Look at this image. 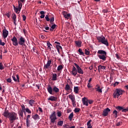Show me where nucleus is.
Masks as SVG:
<instances>
[{
  "mask_svg": "<svg viewBox=\"0 0 128 128\" xmlns=\"http://www.w3.org/2000/svg\"><path fill=\"white\" fill-rule=\"evenodd\" d=\"M50 119L51 122L53 123L54 124V122H55L56 120V112H52V114L50 115Z\"/></svg>",
  "mask_w": 128,
  "mask_h": 128,
  "instance_id": "39448f33",
  "label": "nucleus"
},
{
  "mask_svg": "<svg viewBox=\"0 0 128 128\" xmlns=\"http://www.w3.org/2000/svg\"><path fill=\"white\" fill-rule=\"evenodd\" d=\"M18 12H19V13H20V12L21 10V9L22 8V2H21L20 0H18Z\"/></svg>",
  "mask_w": 128,
  "mask_h": 128,
  "instance_id": "5701e85b",
  "label": "nucleus"
},
{
  "mask_svg": "<svg viewBox=\"0 0 128 128\" xmlns=\"http://www.w3.org/2000/svg\"><path fill=\"white\" fill-rule=\"evenodd\" d=\"M58 78V75L57 74H53L52 80L53 81H56Z\"/></svg>",
  "mask_w": 128,
  "mask_h": 128,
  "instance_id": "cd10ccee",
  "label": "nucleus"
},
{
  "mask_svg": "<svg viewBox=\"0 0 128 128\" xmlns=\"http://www.w3.org/2000/svg\"><path fill=\"white\" fill-rule=\"evenodd\" d=\"M14 6V10L16 12V13L19 14V9H18V8H16V6Z\"/></svg>",
  "mask_w": 128,
  "mask_h": 128,
  "instance_id": "c9c22d12",
  "label": "nucleus"
},
{
  "mask_svg": "<svg viewBox=\"0 0 128 128\" xmlns=\"http://www.w3.org/2000/svg\"><path fill=\"white\" fill-rule=\"evenodd\" d=\"M21 108H22V110H20V112H18V115L20 116H22V118H23L24 112H26V106L24 105V104H22L21 105Z\"/></svg>",
  "mask_w": 128,
  "mask_h": 128,
  "instance_id": "423d86ee",
  "label": "nucleus"
},
{
  "mask_svg": "<svg viewBox=\"0 0 128 128\" xmlns=\"http://www.w3.org/2000/svg\"><path fill=\"white\" fill-rule=\"evenodd\" d=\"M117 110H118V109H116V110H114V112H112V114L114 115V118H117L118 116V112Z\"/></svg>",
  "mask_w": 128,
  "mask_h": 128,
  "instance_id": "473e14b6",
  "label": "nucleus"
},
{
  "mask_svg": "<svg viewBox=\"0 0 128 128\" xmlns=\"http://www.w3.org/2000/svg\"><path fill=\"white\" fill-rule=\"evenodd\" d=\"M110 111V109L109 108H106V109H104L102 112V115L104 116H108Z\"/></svg>",
  "mask_w": 128,
  "mask_h": 128,
  "instance_id": "9b49d317",
  "label": "nucleus"
},
{
  "mask_svg": "<svg viewBox=\"0 0 128 128\" xmlns=\"http://www.w3.org/2000/svg\"><path fill=\"white\" fill-rule=\"evenodd\" d=\"M74 64H75L76 67L77 71L78 72V74H84V70L80 67V66H78L77 64L74 62Z\"/></svg>",
  "mask_w": 128,
  "mask_h": 128,
  "instance_id": "6e6552de",
  "label": "nucleus"
},
{
  "mask_svg": "<svg viewBox=\"0 0 128 128\" xmlns=\"http://www.w3.org/2000/svg\"><path fill=\"white\" fill-rule=\"evenodd\" d=\"M6 16H8V18H9L10 16V12H7Z\"/></svg>",
  "mask_w": 128,
  "mask_h": 128,
  "instance_id": "6e6d98bb",
  "label": "nucleus"
},
{
  "mask_svg": "<svg viewBox=\"0 0 128 128\" xmlns=\"http://www.w3.org/2000/svg\"><path fill=\"white\" fill-rule=\"evenodd\" d=\"M64 124V120H60V122H58V125H59L60 126H62Z\"/></svg>",
  "mask_w": 128,
  "mask_h": 128,
  "instance_id": "e433bc0d",
  "label": "nucleus"
},
{
  "mask_svg": "<svg viewBox=\"0 0 128 128\" xmlns=\"http://www.w3.org/2000/svg\"><path fill=\"white\" fill-rule=\"evenodd\" d=\"M119 82L118 81H116V82H114V86H116L117 84H118Z\"/></svg>",
  "mask_w": 128,
  "mask_h": 128,
  "instance_id": "13d9d810",
  "label": "nucleus"
},
{
  "mask_svg": "<svg viewBox=\"0 0 128 128\" xmlns=\"http://www.w3.org/2000/svg\"><path fill=\"white\" fill-rule=\"evenodd\" d=\"M106 66H102V64H99L98 66V72H100L101 70H106Z\"/></svg>",
  "mask_w": 128,
  "mask_h": 128,
  "instance_id": "b1692460",
  "label": "nucleus"
},
{
  "mask_svg": "<svg viewBox=\"0 0 128 128\" xmlns=\"http://www.w3.org/2000/svg\"><path fill=\"white\" fill-rule=\"evenodd\" d=\"M40 14H41L40 18H44V14H45V12L44 10H41L40 12Z\"/></svg>",
  "mask_w": 128,
  "mask_h": 128,
  "instance_id": "72a5a7b5",
  "label": "nucleus"
},
{
  "mask_svg": "<svg viewBox=\"0 0 128 128\" xmlns=\"http://www.w3.org/2000/svg\"><path fill=\"white\" fill-rule=\"evenodd\" d=\"M12 18L13 19L14 21V24L16 26V16L15 13L14 14L12 15Z\"/></svg>",
  "mask_w": 128,
  "mask_h": 128,
  "instance_id": "393cba45",
  "label": "nucleus"
},
{
  "mask_svg": "<svg viewBox=\"0 0 128 128\" xmlns=\"http://www.w3.org/2000/svg\"><path fill=\"white\" fill-rule=\"evenodd\" d=\"M11 40H12V44H14V46H18V40L16 37L15 36H14L12 38H11Z\"/></svg>",
  "mask_w": 128,
  "mask_h": 128,
  "instance_id": "f8f14e48",
  "label": "nucleus"
},
{
  "mask_svg": "<svg viewBox=\"0 0 128 128\" xmlns=\"http://www.w3.org/2000/svg\"><path fill=\"white\" fill-rule=\"evenodd\" d=\"M62 14L64 18L66 19H69V18H70V13L68 14L67 12H66L65 10L63 11Z\"/></svg>",
  "mask_w": 128,
  "mask_h": 128,
  "instance_id": "f3484780",
  "label": "nucleus"
},
{
  "mask_svg": "<svg viewBox=\"0 0 128 128\" xmlns=\"http://www.w3.org/2000/svg\"><path fill=\"white\" fill-rule=\"evenodd\" d=\"M74 117V112H71L69 115L68 118L70 120H72V118Z\"/></svg>",
  "mask_w": 128,
  "mask_h": 128,
  "instance_id": "a19ab883",
  "label": "nucleus"
},
{
  "mask_svg": "<svg viewBox=\"0 0 128 128\" xmlns=\"http://www.w3.org/2000/svg\"><path fill=\"white\" fill-rule=\"evenodd\" d=\"M48 100H50L51 101H56V100H58V98H56V96H50V98H48Z\"/></svg>",
  "mask_w": 128,
  "mask_h": 128,
  "instance_id": "412c9836",
  "label": "nucleus"
},
{
  "mask_svg": "<svg viewBox=\"0 0 128 128\" xmlns=\"http://www.w3.org/2000/svg\"><path fill=\"white\" fill-rule=\"evenodd\" d=\"M87 86H88V88H91V85H90V82H89V80H88V84Z\"/></svg>",
  "mask_w": 128,
  "mask_h": 128,
  "instance_id": "680f3d73",
  "label": "nucleus"
},
{
  "mask_svg": "<svg viewBox=\"0 0 128 128\" xmlns=\"http://www.w3.org/2000/svg\"><path fill=\"white\" fill-rule=\"evenodd\" d=\"M124 88H126V90H128V85H126V86H124Z\"/></svg>",
  "mask_w": 128,
  "mask_h": 128,
  "instance_id": "774afa93",
  "label": "nucleus"
},
{
  "mask_svg": "<svg viewBox=\"0 0 128 128\" xmlns=\"http://www.w3.org/2000/svg\"><path fill=\"white\" fill-rule=\"evenodd\" d=\"M54 20V17H52L50 20V22L51 24H52V26H51V27L50 28V30H51V31L55 30V28H56V24H53Z\"/></svg>",
  "mask_w": 128,
  "mask_h": 128,
  "instance_id": "1a4fd4ad",
  "label": "nucleus"
},
{
  "mask_svg": "<svg viewBox=\"0 0 128 128\" xmlns=\"http://www.w3.org/2000/svg\"><path fill=\"white\" fill-rule=\"evenodd\" d=\"M2 115H4V116L5 118H8L10 123L14 122L15 120H17L18 118L17 112H10L6 110L5 112H3Z\"/></svg>",
  "mask_w": 128,
  "mask_h": 128,
  "instance_id": "f257e3e1",
  "label": "nucleus"
},
{
  "mask_svg": "<svg viewBox=\"0 0 128 128\" xmlns=\"http://www.w3.org/2000/svg\"><path fill=\"white\" fill-rule=\"evenodd\" d=\"M4 66H3L2 62H0V70H4Z\"/></svg>",
  "mask_w": 128,
  "mask_h": 128,
  "instance_id": "de8ad7c7",
  "label": "nucleus"
},
{
  "mask_svg": "<svg viewBox=\"0 0 128 128\" xmlns=\"http://www.w3.org/2000/svg\"><path fill=\"white\" fill-rule=\"evenodd\" d=\"M116 58H118V60L120 59V56L118 54H116Z\"/></svg>",
  "mask_w": 128,
  "mask_h": 128,
  "instance_id": "052dcab7",
  "label": "nucleus"
},
{
  "mask_svg": "<svg viewBox=\"0 0 128 128\" xmlns=\"http://www.w3.org/2000/svg\"><path fill=\"white\" fill-rule=\"evenodd\" d=\"M103 12H104V13H108V9H104Z\"/></svg>",
  "mask_w": 128,
  "mask_h": 128,
  "instance_id": "e2e57ef3",
  "label": "nucleus"
},
{
  "mask_svg": "<svg viewBox=\"0 0 128 128\" xmlns=\"http://www.w3.org/2000/svg\"><path fill=\"white\" fill-rule=\"evenodd\" d=\"M70 85H68V84H66V85L65 90H66L68 91V90H70Z\"/></svg>",
  "mask_w": 128,
  "mask_h": 128,
  "instance_id": "37998d69",
  "label": "nucleus"
},
{
  "mask_svg": "<svg viewBox=\"0 0 128 128\" xmlns=\"http://www.w3.org/2000/svg\"><path fill=\"white\" fill-rule=\"evenodd\" d=\"M121 124H122V122H117L116 124V126H120V125H121Z\"/></svg>",
  "mask_w": 128,
  "mask_h": 128,
  "instance_id": "8fccbe9b",
  "label": "nucleus"
},
{
  "mask_svg": "<svg viewBox=\"0 0 128 128\" xmlns=\"http://www.w3.org/2000/svg\"><path fill=\"white\" fill-rule=\"evenodd\" d=\"M80 108H76L74 109V112H79L80 111Z\"/></svg>",
  "mask_w": 128,
  "mask_h": 128,
  "instance_id": "49530a36",
  "label": "nucleus"
},
{
  "mask_svg": "<svg viewBox=\"0 0 128 128\" xmlns=\"http://www.w3.org/2000/svg\"><path fill=\"white\" fill-rule=\"evenodd\" d=\"M18 43L20 46H24L26 43V38H24V37H22V36H20L19 38Z\"/></svg>",
  "mask_w": 128,
  "mask_h": 128,
  "instance_id": "0eeeda50",
  "label": "nucleus"
},
{
  "mask_svg": "<svg viewBox=\"0 0 128 128\" xmlns=\"http://www.w3.org/2000/svg\"><path fill=\"white\" fill-rule=\"evenodd\" d=\"M50 30V27L48 26H47L46 27H45V30H44V32H48V30Z\"/></svg>",
  "mask_w": 128,
  "mask_h": 128,
  "instance_id": "09e8293b",
  "label": "nucleus"
},
{
  "mask_svg": "<svg viewBox=\"0 0 128 128\" xmlns=\"http://www.w3.org/2000/svg\"><path fill=\"white\" fill-rule=\"evenodd\" d=\"M75 43L78 47H82V41H75Z\"/></svg>",
  "mask_w": 128,
  "mask_h": 128,
  "instance_id": "2f4dec72",
  "label": "nucleus"
},
{
  "mask_svg": "<svg viewBox=\"0 0 128 128\" xmlns=\"http://www.w3.org/2000/svg\"><path fill=\"white\" fill-rule=\"evenodd\" d=\"M32 118H34V120H39V118H40V115L38 114H35V115H33Z\"/></svg>",
  "mask_w": 128,
  "mask_h": 128,
  "instance_id": "bb28decb",
  "label": "nucleus"
},
{
  "mask_svg": "<svg viewBox=\"0 0 128 128\" xmlns=\"http://www.w3.org/2000/svg\"><path fill=\"white\" fill-rule=\"evenodd\" d=\"M88 102L89 104H92L94 102V100H88Z\"/></svg>",
  "mask_w": 128,
  "mask_h": 128,
  "instance_id": "bf43d9fd",
  "label": "nucleus"
},
{
  "mask_svg": "<svg viewBox=\"0 0 128 128\" xmlns=\"http://www.w3.org/2000/svg\"><path fill=\"white\" fill-rule=\"evenodd\" d=\"M22 16L23 18V20H26V16H25V14H22Z\"/></svg>",
  "mask_w": 128,
  "mask_h": 128,
  "instance_id": "5fc2aeb1",
  "label": "nucleus"
},
{
  "mask_svg": "<svg viewBox=\"0 0 128 128\" xmlns=\"http://www.w3.org/2000/svg\"><path fill=\"white\" fill-rule=\"evenodd\" d=\"M98 57L100 60H102V61H106L107 56L106 51H104V50H98Z\"/></svg>",
  "mask_w": 128,
  "mask_h": 128,
  "instance_id": "f03ea898",
  "label": "nucleus"
},
{
  "mask_svg": "<svg viewBox=\"0 0 128 128\" xmlns=\"http://www.w3.org/2000/svg\"><path fill=\"white\" fill-rule=\"evenodd\" d=\"M45 18L46 19V20H47V22H49L50 20L48 15L46 16Z\"/></svg>",
  "mask_w": 128,
  "mask_h": 128,
  "instance_id": "864d4df0",
  "label": "nucleus"
},
{
  "mask_svg": "<svg viewBox=\"0 0 128 128\" xmlns=\"http://www.w3.org/2000/svg\"><path fill=\"white\" fill-rule=\"evenodd\" d=\"M69 98H70V100L72 101V104L74 107H76V100L75 96L74 95H68Z\"/></svg>",
  "mask_w": 128,
  "mask_h": 128,
  "instance_id": "9d476101",
  "label": "nucleus"
},
{
  "mask_svg": "<svg viewBox=\"0 0 128 128\" xmlns=\"http://www.w3.org/2000/svg\"><path fill=\"white\" fill-rule=\"evenodd\" d=\"M75 66H76V64H74V66H72V71L71 72L72 74H73L74 76H76V75L78 74V72H77L76 67Z\"/></svg>",
  "mask_w": 128,
  "mask_h": 128,
  "instance_id": "4468645a",
  "label": "nucleus"
},
{
  "mask_svg": "<svg viewBox=\"0 0 128 128\" xmlns=\"http://www.w3.org/2000/svg\"><path fill=\"white\" fill-rule=\"evenodd\" d=\"M79 90H80V88H79L78 86H74V92H75V94H78Z\"/></svg>",
  "mask_w": 128,
  "mask_h": 128,
  "instance_id": "a878e982",
  "label": "nucleus"
},
{
  "mask_svg": "<svg viewBox=\"0 0 128 128\" xmlns=\"http://www.w3.org/2000/svg\"><path fill=\"white\" fill-rule=\"evenodd\" d=\"M25 110L26 112H28V114H31L32 112L31 110H30L28 108H26V109H25Z\"/></svg>",
  "mask_w": 128,
  "mask_h": 128,
  "instance_id": "c03bdc74",
  "label": "nucleus"
},
{
  "mask_svg": "<svg viewBox=\"0 0 128 128\" xmlns=\"http://www.w3.org/2000/svg\"><path fill=\"white\" fill-rule=\"evenodd\" d=\"M55 43L56 44V45L58 46V44H60V42H58V41H56Z\"/></svg>",
  "mask_w": 128,
  "mask_h": 128,
  "instance_id": "0e129e2a",
  "label": "nucleus"
},
{
  "mask_svg": "<svg viewBox=\"0 0 128 128\" xmlns=\"http://www.w3.org/2000/svg\"><path fill=\"white\" fill-rule=\"evenodd\" d=\"M85 54L88 56L90 54V51H89L88 50H87L86 48L85 50Z\"/></svg>",
  "mask_w": 128,
  "mask_h": 128,
  "instance_id": "a18cd8bd",
  "label": "nucleus"
},
{
  "mask_svg": "<svg viewBox=\"0 0 128 128\" xmlns=\"http://www.w3.org/2000/svg\"><path fill=\"white\" fill-rule=\"evenodd\" d=\"M47 46H48V48H49V50H51L52 48V43H50V41H48Z\"/></svg>",
  "mask_w": 128,
  "mask_h": 128,
  "instance_id": "7c9ffc66",
  "label": "nucleus"
},
{
  "mask_svg": "<svg viewBox=\"0 0 128 128\" xmlns=\"http://www.w3.org/2000/svg\"><path fill=\"white\" fill-rule=\"evenodd\" d=\"M116 108H118L120 111L122 110V112H126V109H124V108H122V106H116Z\"/></svg>",
  "mask_w": 128,
  "mask_h": 128,
  "instance_id": "6ab92c4d",
  "label": "nucleus"
},
{
  "mask_svg": "<svg viewBox=\"0 0 128 128\" xmlns=\"http://www.w3.org/2000/svg\"><path fill=\"white\" fill-rule=\"evenodd\" d=\"M96 38L99 42L102 43L103 44H105L106 46H109L108 41L107 38H106L104 36H98Z\"/></svg>",
  "mask_w": 128,
  "mask_h": 128,
  "instance_id": "7ed1b4c3",
  "label": "nucleus"
},
{
  "mask_svg": "<svg viewBox=\"0 0 128 128\" xmlns=\"http://www.w3.org/2000/svg\"><path fill=\"white\" fill-rule=\"evenodd\" d=\"M57 115H58V116L60 118V116H62V112H58Z\"/></svg>",
  "mask_w": 128,
  "mask_h": 128,
  "instance_id": "603ef678",
  "label": "nucleus"
},
{
  "mask_svg": "<svg viewBox=\"0 0 128 128\" xmlns=\"http://www.w3.org/2000/svg\"><path fill=\"white\" fill-rule=\"evenodd\" d=\"M96 88V91H98V92H100V93L102 92V88H100V86H98V87Z\"/></svg>",
  "mask_w": 128,
  "mask_h": 128,
  "instance_id": "58836bf2",
  "label": "nucleus"
},
{
  "mask_svg": "<svg viewBox=\"0 0 128 128\" xmlns=\"http://www.w3.org/2000/svg\"><path fill=\"white\" fill-rule=\"evenodd\" d=\"M52 91H54V92H59L60 88H56V86H54Z\"/></svg>",
  "mask_w": 128,
  "mask_h": 128,
  "instance_id": "c756f323",
  "label": "nucleus"
},
{
  "mask_svg": "<svg viewBox=\"0 0 128 128\" xmlns=\"http://www.w3.org/2000/svg\"><path fill=\"white\" fill-rule=\"evenodd\" d=\"M27 118H28V120H30V114H28L27 116Z\"/></svg>",
  "mask_w": 128,
  "mask_h": 128,
  "instance_id": "338daca9",
  "label": "nucleus"
},
{
  "mask_svg": "<svg viewBox=\"0 0 128 128\" xmlns=\"http://www.w3.org/2000/svg\"><path fill=\"white\" fill-rule=\"evenodd\" d=\"M124 90H122V88H116V91H114L113 94V96L114 98H118L120 95H122Z\"/></svg>",
  "mask_w": 128,
  "mask_h": 128,
  "instance_id": "20e7f679",
  "label": "nucleus"
},
{
  "mask_svg": "<svg viewBox=\"0 0 128 128\" xmlns=\"http://www.w3.org/2000/svg\"><path fill=\"white\" fill-rule=\"evenodd\" d=\"M16 78L14 75H13L12 76V79L14 80V81L20 82V78L18 75H16Z\"/></svg>",
  "mask_w": 128,
  "mask_h": 128,
  "instance_id": "aec40b11",
  "label": "nucleus"
},
{
  "mask_svg": "<svg viewBox=\"0 0 128 128\" xmlns=\"http://www.w3.org/2000/svg\"><path fill=\"white\" fill-rule=\"evenodd\" d=\"M56 48L58 52L60 53V50H62V47L60 46V44L56 45Z\"/></svg>",
  "mask_w": 128,
  "mask_h": 128,
  "instance_id": "f704fd0d",
  "label": "nucleus"
},
{
  "mask_svg": "<svg viewBox=\"0 0 128 128\" xmlns=\"http://www.w3.org/2000/svg\"><path fill=\"white\" fill-rule=\"evenodd\" d=\"M92 122V120H88V122H87V126L88 128H92V125L91 124V122Z\"/></svg>",
  "mask_w": 128,
  "mask_h": 128,
  "instance_id": "c85d7f7f",
  "label": "nucleus"
},
{
  "mask_svg": "<svg viewBox=\"0 0 128 128\" xmlns=\"http://www.w3.org/2000/svg\"><path fill=\"white\" fill-rule=\"evenodd\" d=\"M47 90H48V92H49V94H50L52 95V86H51V85H48Z\"/></svg>",
  "mask_w": 128,
  "mask_h": 128,
  "instance_id": "a211bd4d",
  "label": "nucleus"
},
{
  "mask_svg": "<svg viewBox=\"0 0 128 128\" xmlns=\"http://www.w3.org/2000/svg\"><path fill=\"white\" fill-rule=\"evenodd\" d=\"M82 101L84 105H86V106H88V98H82Z\"/></svg>",
  "mask_w": 128,
  "mask_h": 128,
  "instance_id": "dca6fc26",
  "label": "nucleus"
},
{
  "mask_svg": "<svg viewBox=\"0 0 128 128\" xmlns=\"http://www.w3.org/2000/svg\"><path fill=\"white\" fill-rule=\"evenodd\" d=\"M34 102H35L34 100H30L29 101L30 105L31 106H32V105L34 104Z\"/></svg>",
  "mask_w": 128,
  "mask_h": 128,
  "instance_id": "79ce46f5",
  "label": "nucleus"
},
{
  "mask_svg": "<svg viewBox=\"0 0 128 128\" xmlns=\"http://www.w3.org/2000/svg\"><path fill=\"white\" fill-rule=\"evenodd\" d=\"M0 44L2 46H4L6 44V43L4 42H2V40H0Z\"/></svg>",
  "mask_w": 128,
  "mask_h": 128,
  "instance_id": "3c124183",
  "label": "nucleus"
},
{
  "mask_svg": "<svg viewBox=\"0 0 128 128\" xmlns=\"http://www.w3.org/2000/svg\"><path fill=\"white\" fill-rule=\"evenodd\" d=\"M26 124L27 128H29L30 126L31 120H28V117H26Z\"/></svg>",
  "mask_w": 128,
  "mask_h": 128,
  "instance_id": "4be33fe9",
  "label": "nucleus"
},
{
  "mask_svg": "<svg viewBox=\"0 0 128 128\" xmlns=\"http://www.w3.org/2000/svg\"><path fill=\"white\" fill-rule=\"evenodd\" d=\"M52 64V60H48V61L47 62V63L46 64H44V68L45 70H46L47 68H49L50 66V64Z\"/></svg>",
  "mask_w": 128,
  "mask_h": 128,
  "instance_id": "2eb2a0df",
  "label": "nucleus"
},
{
  "mask_svg": "<svg viewBox=\"0 0 128 128\" xmlns=\"http://www.w3.org/2000/svg\"><path fill=\"white\" fill-rule=\"evenodd\" d=\"M6 81H7V82H12V78H7Z\"/></svg>",
  "mask_w": 128,
  "mask_h": 128,
  "instance_id": "4d7b16f0",
  "label": "nucleus"
},
{
  "mask_svg": "<svg viewBox=\"0 0 128 128\" xmlns=\"http://www.w3.org/2000/svg\"><path fill=\"white\" fill-rule=\"evenodd\" d=\"M78 52H79L80 54H81L82 56H84V52H83L82 50V48H79L78 49Z\"/></svg>",
  "mask_w": 128,
  "mask_h": 128,
  "instance_id": "ea45409f",
  "label": "nucleus"
},
{
  "mask_svg": "<svg viewBox=\"0 0 128 128\" xmlns=\"http://www.w3.org/2000/svg\"><path fill=\"white\" fill-rule=\"evenodd\" d=\"M62 68H64L62 64H59V66H58L57 70L58 71H60V70H62Z\"/></svg>",
  "mask_w": 128,
  "mask_h": 128,
  "instance_id": "4c0bfd02",
  "label": "nucleus"
},
{
  "mask_svg": "<svg viewBox=\"0 0 128 128\" xmlns=\"http://www.w3.org/2000/svg\"><path fill=\"white\" fill-rule=\"evenodd\" d=\"M2 36L4 38H6L8 36V30L6 28H4V30H2Z\"/></svg>",
  "mask_w": 128,
  "mask_h": 128,
  "instance_id": "ddd939ff",
  "label": "nucleus"
},
{
  "mask_svg": "<svg viewBox=\"0 0 128 128\" xmlns=\"http://www.w3.org/2000/svg\"><path fill=\"white\" fill-rule=\"evenodd\" d=\"M39 110L40 111V112H43V110L42 109V108H38Z\"/></svg>",
  "mask_w": 128,
  "mask_h": 128,
  "instance_id": "69168bd1",
  "label": "nucleus"
}]
</instances>
